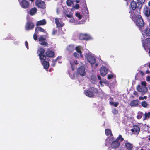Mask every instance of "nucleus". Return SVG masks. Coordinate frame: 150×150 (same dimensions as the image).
Listing matches in <instances>:
<instances>
[{"label": "nucleus", "instance_id": "nucleus-9", "mask_svg": "<svg viewBox=\"0 0 150 150\" xmlns=\"http://www.w3.org/2000/svg\"><path fill=\"white\" fill-rule=\"evenodd\" d=\"M35 4L39 8L43 9L45 8V2L41 0H36Z\"/></svg>", "mask_w": 150, "mask_h": 150}, {"label": "nucleus", "instance_id": "nucleus-47", "mask_svg": "<svg viewBox=\"0 0 150 150\" xmlns=\"http://www.w3.org/2000/svg\"><path fill=\"white\" fill-rule=\"evenodd\" d=\"M91 79L93 81H95L96 79V77L95 76L93 75L91 76Z\"/></svg>", "mask_w": 150, "mask_h": 150}, {"label": "nucleus", "instance_id": "nucleus-43", "mask_svg": "<svg viewBox=\"0 0 150 150\" xmlns=\"http://www.w3.org/2000/svg\"><path fill=\"white\" fill-rule=\"evenodd\" d=\"M45 40V38H43V37H40L39 38V41L40 42H43Z\"/></svg>", "mask_w": 150, "mask_h": 150}, {"label": "nucleus", "instance_id": "nucleus-60", "mask_svg": "<svg viewBox=\"0 0 150 150\" xmlns=\"http://www.w3.org/2000/svg\"><path fill=\"white\" fill-rule=\"evenodd\" d=\"M139 73L142 75H143V72L142 71H140L139 72Z\"/></svg>", "mask_w": 150, "mask_h": 150}, {"label": "nucleus", "instance_id": "nucleus-30", "mask_svg": "<svg viewBox=\"0 0 150 150\" xmlns=\"http://www.w3.org/2000/svg\"><path fill=\"white\" fill-rule=\"evenodd\" d=\"M61 56H59L56 59V60H53L52 61V66H54L55 65V64L56 61H58L59 59H61Z\"/></svg>", "mask_w": 150, "mask_h": 150}, {"label": "nucleus", "instance_id": "nucleus-57", "mask_svg": "<svg viewBox=\"0 0 150 150\" xmlns=\"http://www.w3.org/2000/svg\"><path fill=\"white\" fill-rule=\"evenodd\" d=\"M133 94L135 95H137V96H138V93L136 91H134L133 93Z\"/></svg>", "mask_w": 150, "mask_h": 150}, {"label": "nucleus", "instance_id": "nucleus-54", "mask_svg": "<svg viewBox=\"0 0 150 150\" xmlns=\"http://www.w3.org/2000/svg\"><path fill=\"white\" fill-rule=\"evenodd\" d=\"M65 16H67V17L70 18L72 17V15H68V14H67L65 15Z\"/></svg>", "mask_w": 150, "mask_h": 150}, {"label": "nucleus", "instance_id": "nucleus-15", "mask_svg": "<svg viewBox=\"0 0 150 150\" xmlns=\"http://www.w3.org/2000/svg\"><path fill=\"white\" fill-rule=\"evenodd\" d=\"M45 59H46L44 58L42 60H40V61L44 68L46 69L49 68V64L48 62L45 61Z\"/></svg>", "mask_w": 150, "mask_h": 150}, {"label": "nucleus", "instance_id": "nucleus-58", "mask_svg": "<svg viewBox=\"0 0 150 150\" xmlns=\"http://www.w3.org/2000/svg\"><path fill=\"white\" fill-rule=\"evenodd\" d=\"M56 31L54 30L53 31V32H52V34L53 35H54L56 33Z\"/></svg>", "mask_w": 150, "mask_h": 150}, {"label": "nucleus", "instance_id": "nucleus-28", "mask_svg": "<svg viewBox=\"0 0 150 150\" xmlns=\"http://www.w3.org/2000/svg\"><path fill=\"white\" fill-rule=\"evenodd\" d=\"M105 133L108 136H111V137H112V133L111 132L110 130L109 129H106L105 130Z\"/></svg>", "mask_w": 150, "mask_h": 150}, {"label": "nucleus", "instance_id": "nucleus-38", "mask_svg": "<svg viewBox=\"0 0 150 150\" xmlns=\"http://www.w3.org/2000/svg\"><path fill=\"white\" fill-rule=\"evenodd\" d=\"M144 115L145 117L144 120L146 119L149 117L150 115V112H149L148 113H145Z\"/></svg>", "mask_w": 150, "mask_h": 150}, {"label": "nucleus", "instance_id": "nucleus-44", "mask_svg": "<svg viewBox=\"0 0 150 150\" xmlns=\"http://www.w3.org/2000/svg\"><path fill=\"white\" fill-rule=\"evenodd\" d=\"M147 98V97L146 96H145L144 97H139V99L140 100H142L144 99H146Z\"/></svg>", "mask_w": 150, "mask_h": 150}, {"label": "nucleus", "instance_id": "nucleus-10", "mask_svg": "<svg viewBox=\"0 0 150 150\" xmlns=\"http://www.w3.org/2000/svg\"><path fill=\"white\" fill-rule=\"evenodd\" d=\"M20 3L21 7L24 9L28 8L30 6L29 2L26 0H22Z\"/></svg>", "mask_w": 150, "mask_h": 150}, {"label": "nucleus", "instance_id": "nucleus-49", "mask_svg": "<svg viewBox=\"0 0 150 150\" xmlns=\"http://www.w3.org/2000/svg\"><path fill=\"white\" fill-rule=\"evenodd\" d=\"M60 11V8H57L56 9V12L57 14L59 13Z\"/></svg>", "mask_w": 150, "mask_h": 150}, {"label": "nucleus", "instance_id": "nucleus-17", "mask_svg": "<svg viewBox=\"0 0 150 150\" xmlns=\"http://www.w3.org/2000/svg\"><path fill=\"white\" fill-rule=\"evenodd\" d=\"M120 143L117 140H113L111 144V146L112 148H118L120 145Z\"/></svg>", "mask_w": 150, "mask_h": 150}, {"label": "nucleus", "instance_id": "nucleus-27", "mask_svg": "<svg viewBox=\"0 0 150 150\" xmlns=\"http://www.w3.org/2000/svg\"><path fill=\"white\" fill-rule=\"evenodd\" d=\"M37 11V8L35 7H34L30 10V13L31 15H33Z\"/></svg>", "mask_w": 150, "mask_h": 150}, {"label": "nucleus", "instance_id": "nucleus-63", "mask_svg": "<svg viewBox=\"0 0 150 150\" xmlns=\"http://www.w3.org/2000/svg\"><path fill=\"white\" fill-rule=\"evenodd\" d=\"M148 140L149 141H150V135L149 136V137L148 138Z\"/></svg>", "mask_w": 150, "mask_h": 150}, {"label": "nucleus", "instance_id": "nucleus-48", "mask_svg": "<svg viewBox=\"0 0 150 150\" xmlns=\"http://www.w3.org/2000/svg\"><path fill=\"white\" fill-rule=\"evenodd\" d=\"M112 112L115 114H117L118 113V111L115 109H114L112 110Z\"/></svg>", "mask_w": 150, "mask_h": 150}, {"label": "nucleus", "instance_id": "nucleus-61", "mask_svg": "<svg viewBox=\"0 0 150 150\" xmlns=\"http://www.w3.org/2000/svg\"><path fill=\"white\" fill-rule=\"evenodd\" d=\"M75 1L76 3H79L80 1L79 0H75Z\"/></svg>", "mask_w": 150, "mask_h": 150}, {"label": "nucleus", "instance_id": "nucleus-40", "mask_svg": "<svg viewBox=\"0 0 150 150\" xmlns=\"http://www.w3.org/2000/svg\"><path fill=\"white\" fill-rule=\"evenodd\" d=\"M116 140H117L118 141L119 140L120 141L122 142L124 140V138L122 137L121 135H120Z\"/></svg>", "mask_w": 150, "mask_h": 150}, {"label": "nucleus", "instance_id": "nucleus-52", "mask_svg": "<svg viewBox=\"0 0 150 150\" xmlns=\"http://www.w3.org/2000/svg\"><path fill=\"white\" fill-rule=\"evenodd\" d=\"M74 20V18L71 17L69 20V21L70 22L73 23Z\"/></svg>", "mask_w": 150, "mask_h": 150}, {"label": "nucleus", "instance_id": "nucleus-6", "mask_svg": "<svg viewBox=\"0 0 150 150\" xmlns=\"http://www.w3.org/2000/svg\"><path fill=\"white\" fill-rule=\"evenodd\" d=\"M136 88L139 92L142 93V95L144 94L147 91V88L145 86L138 85L137 86Z\"/></svg>", "mask_w": 150, "mask_h": 150}, {"label": "nucleus", "instance_id": "nucleus-2", "mask_svg": "<svg viewBox=\"0 0 150 150\" xmlns=\"http://www.w3.org/2000/svg\"><path fill=\"white\" fill-rule=\"evenodd\" d=\"M130 17L137 26L140 28L144 26V21L140 15L135 14L133 12H131Z\"/></svg>", "mask_w": 150, "mask_h": 150}, {"label": "nucleus", "instance_id": "nucleus-22", "mask_svg": "<svg viewBox=\"0 0 150 150\" xmlns=\"http://www.w3.org/2000/svg\"><path fill=\"white\" fill-rule=\"evenodd\" d=\"M113 140V138L112 137H108L105 140V145L108 146L110 144L111 145V143Z\"/></svg>", "mask_w": 150, "mask_h": 150}, {"label": "nucleus", "instance_id": "nucleus-32", "mask_svg": "<svg viewBox=\"0 0 150 150\" xmlns=\"http://www.w3.org/2000/svg\"><path fill=\"white\" fill-rule=\"evenodd\" d=\"M110 104L112 106H113L115 107H117L119 105V103L118 102H110Z\"/></svg>", "mask_w": 150, "mask_h": 150}, {"label": "nucleus", "instance_id": "nucleus-37", "mask_svg": "<svg viewBox=\"0 0 150 150\" xmlns=\"http://www.w3.org/2000/svg\"><path fill=\"white\" fill-rule=\"evenodd\" d=\"M114 77H115V75L113 74H108V75L107 78L108 80H110L114 78Z\"/></svg>", "mask_w": 150, "mask_h": 150}, {"label": "nucleus", "instance_id": "nucleus-7", "mask_svg": "<svg viewBox=\"0 0 150 150\" xmlns=\"http://www.w3.org/2000/svg\"><path fill=\"white\" fill-rule=\"evenodd\" d=\"M79 38L81 40H88L92 39L93 38L89 34L81 33L79 35Z\"/></svg>", "mask_w": 150, "mask_h": 150}, {"label": "nucleus", "instance_id": "nucleus-11", "mask_svg": "<svg viewBox=\"0 0 150 150\" xmlns=\"http://www.w3.org/2000/svg\"><path fill=\"white\" fill-rule=\"evenodd\" d=\"M140 30L144 37L146 35V36H150V28H145L144 30L142 28H141Z\"/></svg>", "mask_w": 150, "mask_h": 150}, {"label": "nucleus", "instance_id": "nucleus-8", "mask_svg": "<svg viewBox=\"0 0 150 150\" xmlns=\"http://www.w3.org/2000/svg\"><path fill=\"white\" fill-rule=\"evenodd\" d=\"M45 50L43 48H39L38 50L37 53L39 56L40 60H42L43 59H46V56L44 54Z\"/></svg>", "mask_w": 150, "mask_h": 150}, {"label": "nucleus", "instance_id": "nucleus-62", "mask_svg": "<svg viewBox=\"0 0 150 150\" xmlns=\"http://www.w3.org/2000/svg\"><path fill=\"white\" fill-rule=\"evenodd\" d=\"M148 4L149 6L150 7V1L148 3Z\"/></svg>", "mask_w": 150, "mask_h": 150}, {"label": "nucleus", "instance_id": "nucleus-42", "mask_svg": "<svg viewBox=\"0 0 150 150\" xmlns=\"http://www.w3.org/2000/svg\"><path fill=\"white\" fill-rule=\"evenodd\" d=\"M74 24H81V21H78L77 20H75L73 23Z\"/></svg>", "mask_w": 150, "mask_h": 150}, {"label": "nucleus", "instance_id": "nucleus-16", "mask_svg": "<svg viewBox=\"0 0 150 150\" xmlns=\"http://www.w3.org/2000/svg\"><path fill=\"white\" fill-rule=\"evenodd\" d=\"M143 13L146 16L148 17L150 16V10L149 8L147 6H144L143 9Z\"/></svg>", "mask_w": 150, "mask_h": 150}, {"label": "nucleus", "instance_id": "nucleus-18", "mask_svg": "<svg viewBox=\"0 0 150 150\" xmlns=\"http://www.w3.org/2000/svg\"><path fill=\"white\" fill-rule=\"evenodd\" d=\"M75 47L74 45L70 44L67 47L66 50L69 52H72L75 49Z\"/></svg>", "mask_w": 150, "mask_h": 150}, {"label": "nucleus", "instance_id": "nucleus-59", "mask_svg": "<svg viewBox=\"0 0 150 150\" xmlns=\"http://www.w3.org/2000/svg\"><path fill=\"white\" fill-rule=\"evenodd\" d=\"M98 79L100 80L101 79V77L100 75L98 76Z\"/></svg>", "mask_w": 150, "mask_h": 150}, {"label": "nucleus", "instance_id": "nucleus-23", "mask_svg": "<svg viewBox=\"0 0 150 150\" xmlns=\"http://www.w3.org/2000/svg\"><path fill=\"white\" fill-rule=\"evenodd\" d=\"M125 145L127 150H132L133 148L132 144L129 142H125Z\"/></svg>", "mask_w": 150, "mask_h": 150}, {"label": "nucleus", "instance_id": "nucleus-50", "mask_svg": "<svg viewBox=\"0 0 150 150\" xmlns=\"http://www.w3.org/2000/svg\"><path fill=\"white\" fill-rule=\"evenodd\" d=\"M146 82L145 81H142L141 83V85L142 86H146Z\"/></svg>", "mask_w": 150, "mask_h": 150}, {"label": "nucleus", "instance_id": "nucleus-21", "mask_svg": "<svg viewBox=\"0 0 150 150\" xmlns=\"http://www.w3.org/2000/svg\"><path fill=\"white\" fill-rule=\"evenodd\" d=\"M140 130L139 128L137 126H134L133 128L131 129V131L134 134H138L139 133Z\"/></svg>", "mask_w": 150, "mask_h": 150}, {"label": "nucleus", "instance_id": "nucleus-24", "mask_svg": "<svg viewBox=\"0 0 150 150\" xmlns=\"http://www.w3.org/2000/svg\"><path fill=\"white\" fill-rule=\"evenodd\" d=\"M46 54L48 57H53L54 56V53L52 51L49 50L46 52Z\"/></svg>", "mask_w": 150, "mask_h": 150}, {"label": "nucleus", "instance_id": "nucleus-1", "mask_svg": "<svg viewBox=\"0 0 150 150\" xmlns=\"http://www.w3.org/2000/svg\"><path fill=\"white\" fill-rule=\"evenodd\" d=\"M70 63L72 70L69 72V74L71 79H74L77 78L79 76H83L86 75V73L85 68L83 66H81L78 68L76 75L74 74L73 70L76 67V65L77 64V61L76 60L74 61L73 62H71Z\"/></svg>", "mask_w": 150, "mask_h": 150}, {"label": "nucleus", "instance_id": "nucleus-55", "mask_svg": "<svg viewBox=\"0 0 150 150\" xmlns=\"http://www.w3.org/2000/svg\"><path fill=\"white\" fill-rule=\"evenodd\" d=\"M146 80L148 81H150V76H148L147 77Z\"/></svg>", "mask_w": 150, "mask_h": 150}, {"label": "nucleus", "instance_id": "nucleus-12", "mask_svg": "<svg viewBox=\"0 0 150 150\" xmlns=\"http://www.w3.org/2000/svg\"><path fill=\"white\" fill-rule=\"evenodd\" d=\"M100 72L102 76H104L108 73V69L104 67H102L100 69Z\"/></svg>", "mask_w": 150, "mask_h": 150}, {"label": "nucleus", "instance_id": "nucleus-25", "mask_svg": "<svg viewBox=\"0 0 150 150\" xmlns=\"http://www.w3.org/2000/svg\"><path fill=\"white\" fill-rule=\"evenodd\" d=\"M46 21L44 19H43L42 20L38 21L37 23V25H45L46 24Z\"/></svg>", "mask_w": 150, "mask_h": 150}, {"label": "nucleus", "instance_id": "nucleus-41", "mask_svg": "<svg viewBox=\"0 0 150 150\" xmlns=\"http://www.w3.org/2000/svg\"><path fill=\"white\" fill-rule=\"evenodd\" d=\"M40 43L42 45L47 46L48 44L45 41V40L42 42H40Z\"/></svg>", "mask_w": 150, "mask_h": 150}, {"label": "nucleus", "instance_id": "nucleus-26", "mask_svg": "<svg viewBox=\"0 0 150 150\" xmlns=\"http://www.w3.org/2000/svg\"><path fill=\"white\" fill-rule=\"evenodd\" d=\"M145 1V0H137V3L139 4V7L141 8L142 6V5Z\"/></svg>", "mask_w": 150, "mask_h": 150}, {"label": "nucleus", "instance_id": "nucleus-64", "mask_svg": "<svg viewBox=\"0 0 150 150\" xmlns=\"http://www.w3.org/2000/svg\"><path fill=\"white\" fill-rule=\"evenodd\" d=\"M149 67L150 68V63L149 64Z\"/></svg>", "mask_w": 150, "mask_h": 150}, {"label": "nucleus", "instance_id": "nucleus-5", "mask_svg": "<svg viewBox=\"0 0 150 150\" xmlns=\"http://www.w3.org/2000/svg\"><path fill=\"white\" fill-rule=\"evenodd\" d=\"M143 46L144 49L146 50L149 49V53L150 54V38L146 39L145 41H142Z\"/></svg>", "mask_w": 150, "mask_h": 150}, {"label": "nucleus", "instance_id": "nucleus-13", "mask_svg": "<svg viewBox=\"0 0 150 150\" xmlns=\"http://www.w3.org/2000/svg\"><path fill=\"white\" fill-rule=\"evenodd\" d=\"M75 49L76 51L79 53L80 57H83L82 52L83 50V47L81 46H78L75 47Z\"/></svg>", "mask_w": 150, "mask_h": 150}, {"label": "nucleus", "instance_id": "nucleus-45", "mask_svg": "<svg viewBox=\"0 0 150 150\" xmlns=\"http://www.w3.org/2000/svg\"><path fill=\"white\" fill-rule=\"evenodd\" d=\"M103 83L106 85L107 86H108L109 85V82L106 80H104L103 81Z\"/></svg>", "mask_w": 150, "mask_h": 150}, {"label": "nucleus", "instance_id": "nucleus-3", "mask_svg": "<svg viewBox=\"0 0 150 150\" xmlns=\"http://www.w3.org/2000/svg\"><path fill=\"white\" fill-rule=\"evenodd\" d=\"M85 58L87 61L91 64V66L95 68L98 66V64L96 63L95 57L90 53L86 54L85 55Z\"/></svg>", "mask_w": 150, "mask_h": 150}, {"label": "nucleus", "instance_id": "nucleus-14", "mask_svg": "<svg viewBox=\"0 0 150 150\" xmlns=\"http://www.w3.org/2000/svg\"><path fill=\"white\" fill-rule=\"evenodd\" d=\"M55 22L57 26L58 27H61L63 26L64 23L61 21V19L58 18L55 19Z\"/></svg>", "mask_w": 150, "mask_h": 150}, {"label": "nucleus", "instance_id": "nucleus-33", "mask_svg": "<svg viewBox=\"0 0 150 150\" xmlns=\"http://www.w3.org/2000/svg\"><path fill=\"white\" fill-rule=\"evenodd\" d=\"M143 115V114L142 112H139L138 113L137 117L138 119H139L142 118Z\"/></svg>", "mask_w": 150, "mask_h": 150}, {"label": "nucleus", "instance_id": "nucleus-53", "mask_svg": "<svg viewBox=\"0 0 150 150\" xmlns=\"http://www.w3.org/2000/svg\"><path fill=\"white\" fill-rule=\"evenodd\" d=\"M25 45L27 49H28V43L27 41H26L25 42Z\"/></svg>", "mask_w": 150, "mask_h": 150}, {"label": "nucleus", "instance_id": "nucleus-20", "mask_svg": "<svg viewBox=\"0 0 150 150\" xmlns=\"http://www.w3.org/2000/svg\"><path fill=\"white\" fill-rule=\"evenodd\" d=\"M34 25L33 24L30 22H28L26 24L25 28L27 30H29L33 28Z\"/></svg>", "mask_w": 150, "mask_h": 150}, {"label": "nucleus", "instance_id": "nucleus-34", "mask_svg": "<svg viewBox=\"0 0 150 150\" xmlns=\"http://www.w3.org/2000/svg\"><path fill=\"white\" fill-rule=\"evenodd\" d=\"M73 56L76 58H79L80 57L79 53L77 52H74L73 54Z\"/></svg>", "mask_w": 150, "mask_h": 150}, {"label": "nucleus", "instance_id": "nucleus-4", "mask_svg": "<svg viewBox=\"0 0 150 150\" xmlns=\"http://www.w3.org/2000/svg\"><path fill=\"white\" fill-rule=\"evenodd\" d=\"M98 92L97 89L94 88H91L89 90H86L84 91V93L85 95L89 97H92L95 94L97 93Z\"/></svg>", "mask_w": 150, "mask_h": 150}, {"label": "nucleus", "instance_id": "nucleus-29", "mask_svg": "<svg viewBox=\"0 0 150 150\" xmlns=\"http://www.w3.org/2000/svg\"><path fill=\"white\" fill-rule=\"evenodd\" d=\"M131 6L133 10H135L137 7V5L136 3L134 1H132L131 3Z\"/></svg>", "mask_w": 150, "mask_h": 150}, {"label": "nucleus", "instance_id": "nucleus-31", "mask_svg": "<svg viewBox=\"0 0 150 150\" xmlns=\"http://www.w3.org/2000/svg\"><path fill=\"white\" fill-rule=\"evenodd\" d=\"M40 31L41 32H44L46 33V31L44 30L42 28L40 27H38L36 28L35 29V31L36 32Z\"/></svg>", "mask_w": 150, "mask_h": 150}, {"label": "nucleus", "instance_id": "nucleus-36", "mask_svg": "<svg viewBox=\"0 0 150 150\" xmlns=\"http://www.w3.org/2000/svg\"><path fill=\"white\" fill-rule=\"evenodd\" d=\"M73 3V0H67V4L68 6H70Z\"/></svg>", "mask_w": 150, "mask_h": 150}, {"label": "nucleus", "instance_id": "nucleus-35", "mask_svg": "<svg viewBox=\"0 0 150 150\" xmlns=\"http://www.w3.org/2000/svg\"><path fill=\"white\" fill-rule=\"evenodd\" d=\"M142 106L144 107H146L148 105V104L145 101H143L141 103Z\"/></svg>", "mask_w": 150, "mask_h": 150}, {"label": "nucleus", "instance_id": "nucleus-46", "mask_svg": "<svg viewBox=\"0 0 150 150\" xmlns=\"http://www.w3.org/2000/svg\"><path fill=\"white\" fill-rule=\"evenodd\" d=\"M33 38H34V39L35 40H37V39H38L37 35V33H36V32H35V33L34 34V35H33Z\"/></svg>", "mask_w": 150, "mask_h": 150}, {"label": "nucleus", "instance_id": "nucleus-19", "mask_svg": "<svg viewBox=\"0 0 150 150\" xmlns=\"http://www.w3.org/2000/svg\"><path fill=\"white\" fill-rule=\"evenodd\" d=\"M139 101L138 100H134L132 101L130 103L129 105L131 107H136L139 104Z\"/></svg>", "mask_w": 150, "mask_h": 150}, {"label": "nucleus", "instance_id": "nucleus-39", "mask_svg": "<svg viewBox=\"0 0 150 150\" xmlns=\"http://www.w3.org/2000/svg\"><path fill=\"white\" fill-rule=\"evenodd\" d=\"M75 15L78 18L79 20H80L81 19L82 16L78 12L76 13H75Z\"/></svg>", "mask_w": 150, "mask_h": 150}, {"label": "nucleus", "instance_id": "nucleus-51", "mask_svg": "<svg viewBox=\"0 0 150 150\" xmlns=\"http://www.w3.org/2000/svg\"><path fill=\"white\" fill-rule=\"evenodd\" d=\"M79 5L78 4H76L74 6V8H75L78 9L79 8Z\"/></svg>", "mask_w": 150, "mask_h": 150}, {"label": "nucleus", "instance_id": "nucleus-56", "mask_svg": "<svg viewBox=\"0 0 150 150\" xmlns=\"http://www.w3.org/2000/svg\"><path fill=\"white\" fill-rule=\"evenodd\" d=\"M102 83H103V81H100V82H99V83L100 84V85H101V87H103V84H102Z\"/></svg>", "mask_w": 150, "mask_h": 150}]
</instances>
